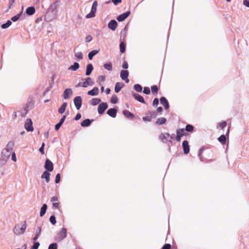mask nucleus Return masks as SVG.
<instances>
[{
    "instance_id": "aec40b11",
    "label": "nucleus",
    "mask_w": 249,
    "mask_h": 249,
    "mask_svg": "<svg viewBox=\"0 0 249 249\" xmlns=\"http://www.w3.org/2000/svg\"><path fill=\"white\" fill-rule=\"evenodd\" d=\"M160 103L164 106L166 109H167L169 107V103L167 100L164 97L160 98Z\"/></svg>"
},
{
    "instance_id": "58836bf2",
    "label": "nucleus",
    "mask_w": 249,
    "mask_h": 249,
    "mask_svg": "<svg viewBox=\"0 0 249 249\" xmlns=\"http://www.w3.org/2000/svg\"><path fill=\"white\" fill-rule=\"evenodd\" d=\"M118 97L116 95L113 94L112 95L111 99H110V102L112 104H116L118 102Z\"/></svg>"
},
{
    "instance_id": "c85d7f7f",
    "label": "nucleus",
    "mask_w": 249,
    "mask_h": 249,
    "mask_svg": "<svg viewBox=\"0 0 249 249\" xmlns=\"http://www.w3.org/2000/svg\"><path fill=\"white\" fill-rule=\"evenodd\" d=\"M101 102V100L100 99L95 98L92 99L90 101V103L92 106H96L99 104Z\"/></svg>"
},
{
    "instance_id": "ea45409f",
    "label": "nucleus",
    "mask_w": 249,
    "mask_h": 249,
    "mask_svg": "<svg viewBox=\"0 0 249 249\" xmlns=\"http://www.w3.org/2000/svg\"><path fill=\"white\" fill-rule=\"evenodd\" d=\"M159 89L156 85L152 86L151 87V91L152 94L156 95L158 93Z\"/></svg>"
},
{
    "instance_id": "7ed1b4c3",
    "label": "nucleus",
    "mask_w": 249,
    "mask_h": 249,
    "mask_svg": "<svg viewBox=\"0 0 249 249\" xmlns=\"http://www.w3.org/2000/svg\"><path fill=\"white\" fill-rule=\"evenodd\" d=\"M177 136H176V140L177 142H179L181 140V138L183 136L188 135L184 128L178 129L176 131Z\"/></svg>"
},
{
    "instance_id": "603ef678",
    "label": "nucleus",
    "mask_w": 249,
    "mask_h": 249,
    "mask_svg": "<svg viewBox=\"0 0 249 249\" xmlns=\"http://www.w3.org/2000/svg\"><path fill=\"white\" fill-rule=\"evenodd\" d=\"M44 146H45V143H42V145L41 146V147L39 148V150L40 151V152L41 153V154L42 155H44Z\"/></svg>"
},
{
    "instance_id": "20e7f679",
    "label": "nucleus",
    "mask_w": 249,
    "mask_h": 249,
    "mask_svg": "<svg viewBox=\"0 0 249 249\" xmlns=\"http://www.w3.org/2000/svg\"><path fill=\"white\" fill-rule=\"evenodd\" d=\"M56 17V12L53 10H49L45 16L46 19L49 21L55 19Z\"/></svg>"
},
{
    "instance_id": "7c9ffc66",
    "label": "nucleus",
    "mask_w": 249,
    "mask_h": 249,
    "mask_svg": "<svg viewBox=\"0 0 249 249\" xmlns=\"http://www.w3.org/2000/svg\"><path fill=\"white\" fill-rule=\"evenodd\" d=\"M47 209V205L46 204H44L41 208L40 216H43L46 213V210Z\"/></svg>"
},
{
    "instance_id": "4c0bfd02",
    "label": "nucleus",
    "mask_w": 249,
    "mask_h": 249,
    "mask_svg": "<svg viewBox=\"0 0 249 249\" xmlns=\"http://www.w3.org/2000/svg\"><path fill=\"white\" fill-rule=\"evenodd\" d=\"M184 129L186 131L192 132L194 131V127L192 125L187 124Z\"/></svg>"
},
{
    "instance_id": "e433bc0d",
    "label": "nucleus",
    "mask_w": 249,
    "mask_h": 249,
    "mask_svg": "<svg viewBox=\"0 0 249 249\" xmlns=\"http://www.w3.org/2000/svg\"><path fill=\"white\" fill-rule=\"evenodd\" d=\"M218 141L222 144H225L226 142V136L224 135H221L218 138Z\"/></svg>"
},
{
    "instance_id": "13d9d810",
    "label": "nucleus",
    "mask_w": 249,
    "mask_h": 249,
    "mask_svg": "<svg viewBox=\"0 0 249 249\" xmlns=\"http://www.w3.org/2000/svg\"><path fill=\"white\" fill-rule=\"evenodd\" d=\"M123 68L124 69H126L128 68V63L126 61H124V62H123V66H122Z\"/></svg>"
},
{
    "instance_id": "412c9836",
    "label": "nucleus",
    "mask_w": 249,
    "mask_h": 249,
    "mask_svg": "<svg viewBox=\"0 0 249 249\" xmlns=\"http://www.w3.org/2000/svg\"><path fill=\"white\" fill-rule=\"evenodd\" d=\"M117 110L116 108H110L107 111V114L112 118L116 116Z\"/></svg>"
},
{
    "instance_id": "6e6d98bb",
    "label": "nucleus",
    "mask_w": 249,
    "mask_h": 249,
    "mask_svg": "<svg viewBox=\"0 0 249 249\" xmlns=\"http://www.w3.org/2000/svg\"><path fill=\"white\" fill-rule=\"evenodd\" d=\"M243 3L245 6L249 7V0H243Z\"/></svg>"
},
{
    "instance_id": "de8ad7c7",
    "label": "nucleus",
    "mask_w": 249,
    "mask_h": 249,
    "mask_svg": "<svg viewBox=\"0 0 249 249\" xmlns=\"http://www.w3.org/2000/svg\"><path fill=\"white\" fill-rule=\"evenodd\" d=\"M39 243L38 242H34L33 246L32 247L31 249H37L39 246Z\"/></svg>"
},
{
    "instance_id": "f704fd0d",
    "label": "nucleus",
    "mask_w": 249,
    "mask_h": 249,
    "mask_svg": "<svg viewBox=\"0 0 249 249\" xmlns=\"http://www.w3.org/2000/svg\"><path fill=\"white\" fill-rule=\"evenodd\" d=\"M99 52L98 50H93L89 53L88 57L89 60H91L93 57Z\"/></svg>"
},
{
    "instance_id": "09e8293b",
    "label": "nucleus",
    "mask_w": 249,
    "mask_h": 249,
    "mask_svg": "<svg viewBox=\"0 0 249 249\" xmlns=\"http://www.w3.org/2000/svg\"><path fill=\"white\" fill-rule=\"evenodd\" d=\"M143 92L146 94H149L150 93L149 88L145 87L143 89Z\"/></svg>"
},
{
    "instance_id": "5701e85b",
    "label": "nucleus",
    "mask_w": 249,
    "mask_h": 249,
    "mask_svg": "<svg viewBox=\"0 0 249 249\" xmlns=\"http://www.w3.org/2000/svg\"><path fill=\"white\" fill-rule=\"evenodd\" d=\"M36 12V9L34 7L31 6L28 7L26 10V13L28 16H32Z\"/></svg>"
},
{
    "instance_id": "2f4dec72",
    "label": "nucleus",
    "mask_w": 249,
    "mask_h": 249,
    "mask_svg": "<svg viewBox=\"0 0 249 249\" xmlns=\"http://www.w3.org/2000/svg\"><path fill=\"white\" fill-rule=\"evenodd\" d=\"M166 122V119L164 117H161L158 119L157 120L156 124L158 125H161L164 124Z\"/></svg>"
},
{
    "instance_id": "6ab92c4d",
    "label": "nucleus",
    "mask_w": 249,
    "mask_h": 249,
    "mask_svg": "<svg viewBox=\"0 0 249 249\" xmlns=\"http://www.w3.org/2000/svg\"><path fill=\"white\" fill-rule=\"evenodd\" d=\"M170 134L168 133H161L159 136V139L163 142H167V140Z\"/></svg>"
},
{
    "instance_id": "a211bd4d",
    "label": "nucleus",
    "mask_w": 249,
    "mask_h": 249,
    "mask_svg": "<svg viewBox=\"0 0 249 249\" xmlns=\"http://www.w3.org/2000/svg\"><path fill=\"white\" fill-rule=\"evenodd\" d=\"M94 83L91 81L90 77H88L85 79V81L82 83V87L86 88L89 85H93Z\"/></svg>"
},
{
    "instance_id": "79ce46f5",
    "label": "nucleus",
    "mask_w": 249,
    "mask_h": 249,
    "mask_svg": "<svg viewBox=\"0 0 249 249\" xmlns=\"http://www.w3.org/2000/svg\"><path fill=\"white\" fill-rule=\"evenodd\" d=\"M135 90L137 92H141L142 91V87L139 84H135L134 86Z\"/></svg>"
},
{
    "instance_id": "c9c22d12",
    "label": "nucleus",
    "mask_w": 249,
    "mask_h": 249,
    "mask_svg": "<svg viewBox=\"0 0 249 249\" xmlns=\"http://www.w3.org/2000/svg\"><path fill=\"white\" fill-rule=\"evenodd\" d=\"M79 68V65L77 62H74L73 65H71L70 67H69V70L76 71Z\"/></svg>"
},
{
    "instance_id": "0e129e2a",
    "label": "nucleus",
    "mask_w": 249,
    "mask_h": 249,
    "mask_svg": "<svg viewBox=\"0 0 249 249\" xmlns=\"http://www.w3.org/2000/svg\"><path fill=\"white\" fill-rule=\"evenodd\" d=\"M39 236V232H36L35 236L33 238V240L35 241H36Z\"/></svg>"
},
{
    "instance_id": "423d86ee",
    "label": "nucleus",
    "mask_w": 249,
    "mask_h": 249,
    "mask_svg": "<svg viewBox=\"0 0 249 249\" xmlns=\"http://www.w3.org/2000/svg\"><path fill=\"white\" fill-rule=\"evenodd\" d=\"M14 143L13 142H8L7 145V148L6 149H4L1 152V156L3 157V156L4 154L7 155V158H9L10 157V154H9V151L10 150H12V147L14 146Z\"/></svg>"
},
{
    "instance_id": "3c124183",
    "label": "nucleus",
    "mask_w": 249,
    "mask_h": 249,
    "mask_svg": "<svg viewBox=\"0 0 249 249\" xmlns=\"http://www.w3.org/2000/svg\"><path fill=\"white\" fill-rule=\"evenodd\" d=\"M60 180V174H57L55 177V182L56 183H58Z\"/></svg>"
},
{
    "instance_id": "a19ab883",
    "label": "nucleus",
    "mask_w": 249,
    "mask_h": 249,
    "mask_svg": "<svg viewBox=\"0 0 249 249\" xmlns=\"http://www.w3.org/2000/svg\"><path fill=\"white\" fill-rule=\"evenodd\" d=\"M104 67L108 71H111L112 69V64L110 62L106 63L104 65Z\"/></svg>"
},
{
    "instance_id": "8fccbe9b",
    "label": "nucleus",
    "mask_w": 249,
    "mask_h": 249,
    "mask_svg": "<svg viewBox=\"0 0 249 249\" xmlns=\"http://www.w3.org/2000/svg\"><path fill=\"white\" fill-rule=\"evenodd\" d=\"M227 125V123L226 121H223L222 122H221L219 124V126L220 128H221L222 129L224 128V127H225Z\"/></svg>"
},
{
    "instance_id": "774afa93",
    "label": "nucleus",
    "mask_w": 249,
    "mask_h": 249,
    "mask_svg": "<svg viewBox=\"0 0 249 249\" xmlns=\"http://www.w3.org/2000/svg\"><path fill=\"white\" fill-rule=\"evenodd\" d=\"M12 159L14 161H16V160H17L16 157V154H15V153L14 152H13V154H12Z\"/></svg>"
},
{
    "instance_id": "69168bd1",
    "label": "nucleus",
    "mask_w": 249,
    "mask_h": 249,
    "mask_svg": "<svg viewBox=\"0 0 249 249\" xmlns=\"http://www.w3.org/2000/svg\"><path fill=\"white\" fill-rule=\"evenodd\" d=\"M92 40V37L90 36H88L86 38V41L87 42H89Z\"/></svg>"
},
{
    "instance_id": "4d7b16f0",
    "label": "nucleus",
    "mask_w": 249,
    "mask_h": 249,
    "mask_svg": "<svg viewBox=\"0 0 249 249\" xmlns=\"http://www.w3.org/2000/svg\"><path fill=\"white\" fill-rule=\"evenodd\" d=\"M98 80L101 82H104L105 80V76L103 75H100L98 77Z\"/></svg>"
},
{
    "instance_id": "4be33fe9",
    "label": "nucleus",
    "mask_w": 249,
    "mask_h": 249,
    "mask_svg": "<svg viewBox=\"0 0 249 249\" xmlns=\"http://www.w3.org/2000/svg\"><path fill=\"white\" fill-rule=\"evenodd\" d=\"M99 94V89L97 87H94L92 89L88 92V94L91 96L97 95Z\"/></svg>"
},
{
    "instance_id": "052dcab7",
    "label": "nucleus",
    "mask_w": 249,
    "mask_h": 249,
    "mask_svg": "<svg viewBox=\"0 0 249 249\" xmlns=\"http://www.w3.org/2000/svg\"><path fill=\"white\" fill-rule=\"evenodd\" d=\"M66 118V116L65 115H64L62 117V118L60 119L59 123L62 124H63L64 122L65 121Z\"/></svg>"
},
{
    "instance_id": "4468645a",
    "label": "nucleus",
    "mask_w": 249,
    "mask_h": 249,
    "mask_svg": "<svg viewBox=\"0 0 249 249\" xmlns=\"http://www.w3.org/2000/svg\"><path fill=\"white\" fill-rule=\"evenodd\" d=\"M130 14V12L127 11L121 15H120L117 18V19L119 21H123L125 20Z\"/></svg>"
},
{
    "instance_id": "c03bdc74",
    "label": "nucleus",
    "mask_w": 249,
    "mask_h": 249,
    "mask_svg": "<svg viewBox=\"0 0 249 249\" xmlns=\"http://www.w3.org/2000/svg\"><path fill=\"white\" fill-rule=\"evenodd\" d=\"M75 56L78 59L80 60L83 58V54L81 52L75 53Z\"/></svg>"
},
{
    "instance_id": "f257e3e1",
    "label": "nucleus",
    "mask_w": 249,
    "mask_h": 249,
    "mask_svg": "<svg viewBox=\"0 0 249 249\" xmlns=\"http://www.w3.org/2000/svg\"><path fill=\"white\" fill-rule=\"evenodd\" d=\"M26 227V222L24 221L22 224H18L15 226L14 232L17 235L22 234L25 232Z\"/></svg>"
},
{
    "instance_id": "b1692460",
    "label": "nucleus",
    "mask_w": 249,
    "mask_h": 249,
    "mask_svg": "<svg viewBox=\"0 0 249 249\" xmlns=\"http://www.w3.org/2000/svg\"><path fill=\"white\" fill-rule=\"evenodd\" d=\"M133 96L134 98L137 100L138 101L142 103H145L144 100L142 96L141 95H139L137 93H133Z\"/></svg>"
},
{
    "instance_id": "cd10ccee",
    "label": "nucleus",
    "mask_w": 249,
    "mask_h": 249,
    "mask_svg": "<svg viewBox=\"0 0 249 249\" xmlns=\"http://www.w3.org/2000/svg\"><path fill=\"white\" fill-rule=\"evenodd\" d=\"M93 69V66L91 64H89L87 66L86 72V74L87 75H89L91 74L92 70Z\"/></svg>"
},
{
    "instance_id": "ddd939ff",
    "label": "nucleus",
    "mask_w": 249,
    "mask_h": 249,
    "mask_svg": "<svg viewBox=\"0 0 249 249\" xmlns=\"http://www.w3.org/2000/svg\"><path fill=\"white\" fill-rule=\"evenodd\" d=\"M51 202L53 203V207L55 209H59L60 208V203L58 201V199L57 197L56 196H53L51 199Z\"/></svg>"
},
{
    "instance_id": "f03ea898",
    "label": "nucleus",
    "mask_w": 249,
    "mask_h": 249,
    "mask_svg": "<svg viewBox=\"0 0 249 249\" xmlns=\"http://www.w3.org/2000/svg\"><path fill=\"white\" fill-rule=\"evenodd\" d=\"M98 3L96 0L94 1L92 4L91 9L89 13L86 16L87 18H90L95 17V13L97 11Z\"/></svg>"
},
{
    "instance_id": "6e6552de",
    "label": "nucleus",
    "mask_w": 249,
    "mask_h": 249,
    "mask_svg": "<svg viewBox=\"0 0 249 249\" xmlns=\"http://www.w3.org/2000/svg\"><path fill=\"white\" fill-rule=\"evenodd\" d=\"M108 107V105L107 103L103 102L99 104L98 107V112L100 114H103L105 111Z\"/></svg>"
},
{
    "instance_id": "39448f33",
    "label": "nucleus",
    "mask_w": 249,
    "mask_h": 249,
    "mask_svg": "<svg viewBox=\"0 0 249 249\" xmlns=\"http://www.w3.org/2000/svg\"><path fill=\"white\" fill-rule=\"evenodd\" d=\"M146 115V116L142 117V120L144 122H150L153 118H154L156 116V113L152 111H149Z\"/></svg>"
},
{
    "instance_id": "9b49d317",
    "label": "nucleus",
    "mask_w": 249,
    "mask_h": 249,
    "mask_svg": "<svg viewBox=\"0 0 249 249\" xmlns=\"http://www.w3.org/2000/svg\"><path fill=\"white\" fill-rule=\"evenodd\" d=\"M73 101L76 109L79 110L82 105V100L81 97L80 96H76L74 98Z\"/></svg>"
},
{
    "instance_id": "338daca9",
    "label": "nucleus",
    "mask_w": 249,
    "mask_h": 249,
    "mask_svg": "<svg viewBox=\"0 0 249 249\" xmlns=\"http://www.w3.org/2000/svg\"><path fill=\"white\" fill-rule=\"evenodd\" d=\"M14 3H15V0H9V8H11V6L14 4Z\"/></svg>"
},
{
    "instance_id": "f8f14e48",
    "label": "nucleus",
    "mask_w": 249,
    "mask_h": 249,
    "mask_svg": "<svg viewBox=\"0 0 249 249\" xmlns=\"http://www.w3.org/2000/svg\"><path fill=\"white\" fill-rule=\"evenodd\" d=\"M129 72L126 70H122L120 73V76L122 80L125 81L126 83L129 82V79H128V76Z\"/></svg>"
},
{
    "instance_id": "bb28decb",
    "label": "nucleus",
    "mask_w": 249,
    "mask_h": 249,
    "mask_svg": "<svg viewBox=\"0 0 249 249\" xmlns=\"http://www.w3.org/2000/svg\"><path fill=\"white\" fill-rule=\"evenodd\" d=\"M124 85V84H123L122 83L117 82L116 84L115 87V92L116 93L119 92L121 90L122 88L123 87Z\"/></svg>"
},
{
    "instance_id": "2eb2a0df",
    "label": "nucleus",
    "mask_w": 249,
    "mask_h": 249,
    "mask_svg": "<svg viewBox=\"0 0 249 249\" xmlns=\"http://www.w3.org/2000/svg\"><path fill=\"white\" fill-rule=\"evenodd\" d=\"M72 91L71 89L70 88H68V89H65V90L63 92V97L64 99H67L69 98L70 97V96L71 95H72Z\"/></svg>"
},
{
    "instance_id": "393cba45",
    "label": "nucleus",
    "mask_w": 249,
    "mask_h": 249,
    "mask_svg": "<svg viewBox=\"0 0 249 249\" xmlns=\"http://www.w3.org/2000/svg\"><path fill=\"white\" fill-rule=\"evenodd\" d=\"M123 114L124 116L127 118L133 119L134 118V115L133 114L131 113L129 110H125L123 111Z\"/></svg>"
},
{
    "instance_id": "f3484780",
    "label": "nucleus",
    "mask_w": 249,
    "mask_h": 249,
    "mask_svg": "<svg viewBox=\"0 0 249 249\" xmlns=\"http://www.w3.org/2000/svg\"><path fill=\"white\" fill-rule=\"evenodd\" d=\"M182 147L183 148V152L185 154H187L190 151V146L188 142L187 141H184L182 142Z\"/></svg>"
},
{
    "instance_id": "a18cd8bd",
    "label": "nucleus",
    "mask_w": 249,
    "mask_h": 249,
    "mask_svg": "<svg viewBox=\"0 0 249 249\" xmlns=\"http://www.w3.org/2000/svg\"><path fill=\"white\" fill-rule=\"evenodd\" d=\"M50 221L52 224H55L56 222L55 220V217L54 215L51 216L50 217Z\"/></svg>"
},
{
    "instance_id": "864d4df0",
    "label": "nucleus",
    "mask_w": 249,
    "mask_h": 249,
    "mask_svg": "<svg viewBox=\"0 0 249 249\" xmlns=\"http://www.w3.org/2000/svg\"><path fill=\"white\" fill-rule=\"evenodd\" d=\"M171 246L170 244H165L162 247L161 249H171Z\"/></svg>"
},
{
    "instance_id": "e2e57ef3",
    "label": "nucleus",
    "mask_w": 249,
    "mask_h": 249,
    "mask_svg": "<svg viewBox=\"0 0 249 249\" xmlns=\"http://www.w3.org/2000/svg\"><path fill=\"white\" fill-rule=\"evenodd\" d=\"M81 117V115L80 113H77L74 118L75 120L77 121L79 120Z\"/></svg>"
},
{
    "instance_id": "dca6fc26",
    "label": "nucleus",
    "mask_w": 249,
    "mask_h": 249,
    "mask_svg": "<svg viewBox=\"0 0 249 249\" xmlns=\"http://www.w3.org/2000/svg\"><path fill=\"white\" fill-rule=\"evenodd\" d=\"M118 23L115 20H111L108 24V27L112 31L115 30L117 27Z\"/></svg>"
},
{
    "instance_id": "72a5a7b5",
    "label": "nucleus",
    "mask_w": 249,
    "mask_h": 249,
    "mask_svg": "<svg viewBox=\"0 0 249 249\" xmlns=\"http://www.w3.org/2000/svg\"><path fill=\"white\" fill-rule=\"evenodd\" d=\"M23 10V7H22V11L19 14L11 18V20L14 22L17 21L19 18L20 16L22 14Z\"/></svg>"
},
{
    "instance_id": "5fc2aeb1",
    "label": "nucleus",
    "mask_w": 249,
    "mask_h": 249,
    "mask_svg": "<svg viewBox=\"0 0 249 249\" xmlns=\"http://www.w3.org/2000/svg\"><path fill=\"white\" fill-rule=\"evenodd\" d=\"M159 99L158 98H155L153 102V105L154 106H157L159 104Z\"/></svg>"
},
{
    "instance_id": "c756f323",
    "label": "nucleus",
    "mask_w": 249,
    "mask_h": 249,
    "mask_svg": "<svg viewBox=\"0 0 249 249\" xmlns=\"http://www.w3.org/2000/svg\"><path fill=\"white\" fill-rule=\"evenodd\" d=\"M91 123V121L89 119H85L81 123V126L83 127L88 126L90 125Z\"/></svg>"
},
{
    "instance_id": "a878e982",
    "label": "nucleus",
    "mask_w": 249,
    "mask_h": 249,
    "mask_svg": "<svg viewBox=\"0 0 249 249\" xmlns=\"http://www.w3.org/2000/svg\"><path fill=\"white\" fill-rule=\"evenodd\" d=\"M50 174L47 171H45L41 175V178L45 179L46 182L48 183L50 181Z\"/></svg>"
},
{
    "instance_id": "37998d69",
    "label": "nucleus",
    "mask_w": 249,
    "mask_h": 249,
    "mask_svg": "<svg viewBox=\"0 0 249 249\" xmlns=\"http://www.w3.org/2000/svg\"><path fill=\"white\" fill-rule=\"evenodd\" d=\"M12 24V22L10 20H8L5 23L1 25V28L2 29H6L8 28Z\"/></svg>"
},
{
    "instance_id": "680f3d73",
    "label": "nucleus",
    "mask_w": 249,
    "mask_h": 249,
    "mask_svg": "<svg viewBox=\"0 0 249 249\" xmlns=\"http://www.w3.org/2000/svg\"><path fill=\"white\" fill-rule=\"evenodd\" d=\"M62 125V124H61L60 123H58V124H57L55 126V129L57 131L58 130L60 126Z\"/></svg>"
},
{
    "instance_id": "49530a36",
    "label": "nucleus",
    "mask_w": 249,
    "mask_h": 249,
    "mask_svg": "<svg viewBox=\"0 0 249 249\" xmlns=\"http://www.w3.org/2000/svg\"><path fill=\"white\" fill-rule=\"evenodd\" d=\"M48 249H57V245L56 243H53L49 245Z\"/></svg>"
},
{
    "instance_id": "bf43d9fd",
    "label": "nucleus",
    "mask_w": 249,
    "mask_h": 249,
    "mask_svg": "<svg viewBox=\"0 0 249 249\" xmlns=\"http://www.w3.org/2000/svg\"><path fill=\"white\" fill-rule=\"evenodd\" d=\"M122 0H112V2L116 5H118L119 3H121Z\"/></svg>"
},
{
    "instance_id": "1a4fd4ad",
    "label": "nucleus",
    "mask_w": 249,
    "mask_h": 249,
    "mask_svg": "<svg viewBox=\"0 0 249 249\" xmlns=\"http://www.w3.org/2000/svg\"><path fill=\"white\" fill-rule=\"evenodd\" d=\"M44 167L48 171L52 172L53 169V164L49 159H47L45 161Z\"/></svg>"
},
{
    "instance_id": "9d476101",
    "label": "nucleus",
    "mask_w": 249,
    "mask_h": 249,
    "mask_svg": "<svg viewBox=\"0 0 249 249\" xmlns=\"http://www.w3.org/2000/svg\"><path fill=\"white\" fill-rule=\"evenodd\" d=\"M33 123L30 119H27L26 121L25 124V128L28 131H32L34 130V128L33 127Z\"/></svg>"
},
{
    "instance_id": "0eeeda50",
    "label": "nucleus",
    "mask_w": 249,
    "mask_h": 249,
    "mask_svg": "<svg viewBox=\"0 0 249 249\" xmlns=\"http://www.w3.org/2000/svg\"><path fill=\"white\" fill-rule=\"evenodd\" d=\"M67 236V229L65 228L61 229V231L58 233L57 239L58 241H62Z\"/></svg>"
},
{
    "instance_id": "473e14b6",
    "label": "nucleus",
    "mask_w": 249,
    "mask_h": 249,
    "mask_svg": "<svg viewBox=\"0 0 249 249\" xmlns=\"http://www.w3.org/2000/svg\"><path fill=\"white\" fill-rule=\"evenodd\" d=\"M67 106V103H66V102L63 103L62 104L61 107L58 109V112L60 114L63 113L66 110Z\"/></svg>"
}]
</instances>
